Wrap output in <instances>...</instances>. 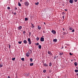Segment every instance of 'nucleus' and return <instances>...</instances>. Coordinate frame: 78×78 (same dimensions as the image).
Listing matches in <instances>:
<instances>
[{"mask_svg": "<svg viewBox=\"0 0 78 78\" xmlns=\"http://www.w3.org/2000/svg\"><path fill=\"white\" fill-rule=\"evenodd\" d=\"M51 32V33H53V34H56V32H55V30H52Z\"/></svg>", "mask_w": 78, "mask_h": 78, "instance_id": "1", "label": "nucleus"}, {"mask_svg": "<svg viewBox=\"0 0 78 78\" xmlns=\"http://www.w3.org/2000/svg\"><path fill=\"white\" fill-rule=\"evenodd\" d=\"M40 41L41 42H44V38L41 37L40 38Z\"/></svg>", "mask_w": 78, "mask_h": 78, "instance_id": "2", "label": "nucleus"}, {"mask_svg": "<svg viewBox=\"0 0 78 78\" xmlns=\"http://www.w3.org/2000/svg\"><path fill=\"white\" fill-rule=\"evenodd\" d=\"M74 1V0H69V2L71 4H72V3H73Z\"/></svg>", "mask_w": 78, "mask_h": 78, "instance_id": "3", "label": "nucleus"}, {"mask_svg": "<svg viewBox=\"0 0 78 78\" xmlns=\"http://www.w3.org/2000/svg\"><path fill=\"white\" fill-rule=\"evenodd\" d=\"M28 41L29 42V44H31V40H30V39L28 38Z\"/></svg>", "mask_w": 78, "mask_h": 78, "instance_id": "4", "label": "nucleus"}, {"mask_svg": "<svg viewBox=\"0 0 78 78\" xmlns=\"http://www.w3.org/2000/svg\"><path fill=\"white\" fill-rule=\"evenodd\" d=\"M24 3L25 6H28L29 5V3L28 2H25Z\"/></svg>", "mask_w": 78, "mask_h": 78, "instance_id": "5", "label": "nucleus"}, {"mask_svg": "<svg viewBox=\"0 0 78 78\" xmlns=\"http://www.w3.org/2000/svg\"><path fill=\"white\" fill-rule=\"evenodd\" d=\"M48 53L49 55H51V56H52V55H53V54L51 53V52L50 51H48Z\"/></svg>", "mask_w": 78, "mask_h": 78, "instance_id": "6", "label": "nucleus"}, {"mask_svg": "<svg viewBox=\"0 0 78 78\" xmlns=\"http://www.w3.org/2000/svg\"><path fill=\"white\" fill-rule=\"evenodd\" d=\"M26 56L27 57H29V56H30V54H29V53H28V52H27L26 54Z\"/></svg>", "mask_w": 78, "mask_h": 78, "instance_id": "7", "label": "nucleus"}, {"mask_svg": "<svg viewBox=\"0 0 78 78\" xmlns=\"http://www.w3.org/2000/svg\"><path fill=\"white\" fill-rule=\"evenodd\" d=\"M43 65L45 66V67H48V65H47L46 63H44Z\"/></svg>", "mask_w": 78, "mask_h": 78, "instance_id": "8", "label": "nucleus"}, {"mask_svg": "<svg viewBox=\"0 0 78 78\" xmlns=\"http://www.w3.org/2000/svg\"><path fill=\"white\" fill-rule=\"evenodd\" d=\"M23 43L25 44H27V41L26 40H24L23 41Z\"/></svg>", "mask_w": 78, "mask_h": 78, "instance_id": "9", "label": "nucleus"}, {"mask_svg": "<svg viewBox=\"0 0 78 78\" xmlns=\"http://www.w3.org/2000/svg\"><path fill=\"white\" fill-rule=\"evenodd\" d=\"M57 40L56 39H54L53 40V42H57Z\"/></svg>", "mask_w": 78, "mask_h": 78, "instance_id": "10", "label": "nucleus"}, {"mask_svg": "<svg viewBox=\"0 0 78 78\" xmlns=\"http://www.w3.org/2000/svg\"><path fill=\"white\" fill-rule=\"evenodd\" d=\"M78 65V63L76 62H75L74 63V65L75 66H77V65Z\"/></svg>", "mask_w": 78, "mask_h": 78, "instance_id": "11", "label": "nucleus"}, {"mask_svg": "<svg viewBox=\"0 0 78 78\" xmlns=\"http://www.w3.org/2000/svg\"><path fill=\"white\" fill-rule=\"evenodd\" d=\"M18 6H21V4H20L19 2H18Z\"/></svg>", "mask_w": 78, "mask_h": 78, "instance_id": "12", "label": "nucleus"}, {"mask_svg": "<svg viewBox=\"0 0 78 78\" xmlns=\"http://www.w3.org/2000/svg\"><path fill=\"white\" fill-rule=\"evenodd\" d=\"M38 28L39 30H41V27L38 26Z\"/></svg>", "mask_w": 78, "mask_h": 78, "instance_id": "13", "label": "nucleus"}, {"mask_svg": "<svg viewBox=\"0 0 78 78\" xmlns=\"http://www.w3.org/2000/svg\"><path fill=\"white\" fill-rule=\"evenodd\" d=\"M22 26H20L19 27H18V29H19V30H20V29H22Z\"/></svg>", "mask_w": 78, "mask_h": 78, "instance_id": "14", "label": "nucleus"}, {"mask_svg": "<svg viewBox=\"0 0 78 78\" xmlns=\"http://www.w3.org/2000/svg\"><path fill=\"white\" fill-rule=\"evenodd\" d=\"M73 29V27H71L69 28V30H72Z\"/></svg>", "mask_w": 78, "mask_h": 78, "instance_id": "15", "label": "nucleus"}, {"mask_svg": "<svg viewBox=\"0 0 78 78\" xmlns=\"http://www.w3.org/2000/svg\"><path fill=\"white\" fill-rule=\"evenodd\" d=\"M38 48H39V49H41V45H39L38 46Z\"/></svg>", "mask_w": 78, "mask_h": 78, "instance_id": "16", "label": "nucleus"}, {"mask_svg": "<svg viewBox=\"0 0 78 78\" xmlns=\"http://www.w3.org/2000/svg\"><path fill=\"white\" fill-rule=\"evenodd\" d=\"M31 26L32 27V28H34V25L33 24H32V23H31Z\"/></svg>", "mask_w": 78, "mask_h": 78, "instance_id": "17", "label": "nucleus"}, {"mask_svg": "<svg viewBox=\"0 0 78 78\" xmlns=\"http://www.w3.org/2000/svg\"><path fill=\"white\" fill-rule=\"evenodd\" d=\"M34 64V63H30V66H33Z\"/></svg>", "mask_w": 78, "mask_h": 78, "instance_id": "18", "label": "nucleus"}, {"mask_svg": "<svg viewBox=\"0 0 78 78\" xmlns=\"http://www.w3.org/2000/svg\"><path fill=\"white\" fill-rule=\"evenodd\" d=\"M40 38L38 37H37V38H36V40L37 41H38L39 40Z\"/></svg>", "mask_w": 78, "mask_h": 78, "instance_id": "19", "label": "nucleus"}, {"mask_svg": "<svg viewBox=\"0 0 78 78\" xmlns=\"http://www.w3.org/2000/svg\"><path fill=\"white\" fill-rule=\"evenodd\" d=\"M3 67V64H1L0 65V68H1V67Z\"/></svg>", "mask_w": 78, "mask_h": 78, "instance_id": "20", "label": "nucleus"}, {"mask_svg": "<svg viewBox=\"0 0 78 78\" xmlns=\"http://www.w3.org/2000/svg\"><path fill=\"white\" fill-rule=\"evenodd\" d=\"M15 59H16V58H12V61H15Z\"/></svg>", "mask_w": 78, "mask_h": 78, "instance_id": "21", "label": "nucleus"}, {"mask_svg": "<svg viewBox=\"0 0 78 78\" xmlns=\"http://www.w3.org/2000/svg\"><path fill=\"white\" fill-rule=\"evenodd\" d=\"M22 61H24V60H25V58H22L21 59Z\"/></svg>", "mask_w": 78, "mask_h": 78, "instance_id": "22", "label": "nucleus"}, {"mask_svg": "<svg viewBox=\"0 0 78 78\" xmlns=\"http://www.w3.org/2000/svg\"><path fill=\"white\" fill-rule=\"evenodd\" d=\"M39 5V2H37V3H35L36 5Z\"/></svg>", "mask_w": 78, "mask_h": 78, "instance_id": "23", "label": "nucleus"}, {"mask_svg": "<svg viewBox=\"0 0 78 78\" xmlns=\"http://www.w3.org/2000/svg\"><path fill=\"white\" fill-rule=\"evenodd\" d=\"M30 62H32V61H33V59L32 58H30Z\"/></svg>", "mask_w": 78, "mask_h": 78, "instance_id": "24", "label": "nucleus"}, {"mask_svg": "<svg viewBox=\"0 0 78 78\" xmlns=\"http://www.w3.org/2000/svg\"><path fill=\"white\" fill-rule=\"evenodd\" d=\"M75 72L76 73H78V69H76L75 70Z\"/></svg>", "mask_w": 78, "mask_h": 78, "instance_id": "25", "label": "nucleus"}, {"mask_svg": "<svg viewBox=\"0 0 78 78\" xmlns=\"http://www.w3.org/2000/svg\"><path fill=\"white\" fill-rule=\"evenodd\" d=\"M28 20V19L27 18H25V20L26 21H27V20Z\"/></svg>", "mask_w": 78, "mask_h": 78, "instance_id": "26", "label": "nucleus"}, {"mask_svg": "<svg viewBox=\"0 0 78 78\" xmlns=\"http://www.w3.org/2000/svg\"><path fill=\"white\" fill-rule=\"evenodd\" d=\"M18 43L20 44H22V41L18 42Z\"/></svg>", "mask_w": 78, "mask_h": 78, "instance_id": "27", "label": "nucleus"}, {"mask_svg": "<svg viewBox=\"0 0 78 78\" xmlns=\"http://www.w3.org/2000/svg\"><path fill=\"white\" fill-rule=\"evenodd\" d=\"M29 51H30V53H31V52H32V50H31V49H30Z\"/></svg>", "mask_w": 78, "mask_h": 78, "instance_id": "28", "label": "nucleus"}, {"mask_svg": "<svg viewBox=\"0 0 78 78\" xmlns=\"http://www.w3.org/2000/svg\"><path fill=\"white\" fill-rule=\"evenodd\" d=\"M49 66H51V63H50L49 64Z\"/></svg>", "mask_w": 78, "mask_h": 78, "instance_id": "29", "label": "nucleus"}, {"mask_svg": "<svg viewBox=\"0 0 78 78\" xmlns=\"http://www.w3.org/2000/svg\"><path fill=\"white\" fill-rule=\"evenodd\" d=\"M43 72L44 73H45V72H46V70H44Z\"/></svg>", "mask_w": 78, "mask_h": 78, "instance_id": "30", "label": "nucleus"}, {"mask_svg": "<svg viewBox=\"0 0 78 78\" xmlns=\"http://www.w3.org/2000/svg\"><path fill=\"white\" fill-rule=\"evenodd\" d=\"M8 9H10V7H7Z\"/></svg>", "mask_w": 78, "mask_h": 78, "instance_id": "31", "label": "nucleus"}, {"mask_svg": "<svg viewBox=\"0 0 78 78\" xmlns=\"http://www.w3.org/2000/svg\"><path fill=\"white\" fill-rule=\"evenodd\" d=\"M62 55V53H60L59 54V55H60V56H61V55Z\"/></svg>", "mask_w": 78, "mask_h": 78, "instance_id": "32", "label": "nucleus"}, {"mask_svg": "<svg viewBox=\"0 0 78 78\" xmlns=\"http://www.w3.org/2000/svg\"><path fill=\"white\" fill-rule=\"evenodd\" d=\"M65 16L64 15L63 17H62V18H63V19H64V17H65Z\"/></svg>", "mask_w": 78, "mask_h": 78, "instance_id": "33", "label": "nucleus"}, {"mask_svg": "<svg viewBox=\"0 0 78 78\" xmlns=\"http://www.w3.org/2000/svg\"><path fill=\"white\" fill-rule=\"evenodd\" d=\"M9 48H11V45H10V44H9Z\"/></svg>", "mask_w": 78, "mask_h": 78, "instance_id": "34", "label": "nucleus"}, {"mask_svg": "<svg viewBox=\"0 0 78 78\" xmlns=\"http://www.w3.org/2000/svg\"><path fill=\"white\" fill-rule=\"evenodd\" d=\"M72 32H74V31H75V30H74V29H73L72 30Z\"/></svg>", "mask_w": 78, "mask_h": 78, "instance_id": "35", "label": "nucleus"}, {"mask_svg": "<svg viewBox=\"0 0 78 78\" xmlns=\"http://www.w3.org/2000/svg\"><path fill=\"white\" fill-rule=\"evenodd\" d=\"M23 33H24V34H25V33H26V32L25 31H24L23 32Z\"/></svg>", "mask_w": 78, "mask_h": 78, "instance_id": "36", "label": "nucleus"}, {"mask_svg": "<svg viewBox=\"0 0 78 78\" xmlns=\"http://www.w3.org/2000/svg\"><path fill=\"white\" fill-rule=\"evenodd\" d=\"M69 55H72V53L71 52L69 53Z\"/></svg>", "mask_w": 78, "mask_h": 78, "instance_id": "37", "label": "nucleus"}, {"mask_svg": "<svg viewBox=\"0 0 78 78\" xmlns=\"http://www.w3.org/2000/svg\"><path fill=\"white\" fill-rule=\"evenodd\" d=\"M37 45H39V43H37Z\"/></svg>", "mask_w": 78, "mask_h": 78, "instance_id": "38", "label": "nucleus"}, {"mask_svg": "<svg viewBox=\"0 0 78 78\" xmlns=\"http://www.w3.org/2000/svg\"><path fill=\"white\" fill-rule=\"evenodd\" d=\"M13 14H14V15H16V12L14 13Z\"/></svg>", "mask_w": 78, "mask_h": 78, "instance_id": "39", "label": "nucleus"}, {"mask_svg": "<svg viewBox=\"0 0 78 78\" xmlns=\"http://www.w3.org/2000/svg\"><path fill=\"white\" fill-rule=\"evenodd\" d=\"M77 0H74V2H77Z\"/></svg>", "mask_w": 78, "mask_h": 78, "instance_id": "40", "label": "nucleus"}, {"mask_svg": "<svg viewBox=\"0 0 78 78\" xmlns=\"http://www.w3.org/2000/svg\"><path fill=\"white\" fill-rule=\"evenodd\" d=\"M56 56H55V58H54V59H56Z\"/></svg>", "mask_w": 78, "mask_h": 78, "instance_id": "41", "label": "nucleus"}, {"mask_svg": "<svg viewBox=\"0 0 78 78\" xmlns=\"http://www.w3.org/2000/svg\"><path fill=\"white\" fill-rule=\"evenodd\" d=\"M27 76H29V73H28V74H27Z\"/></svg>", "mask_w": 78, "mask_h": 78, "instance_id": "42", "label": "nucleus"}, {"mask_svg": "<svg viewBox=\"0 0 78 78\" xmlns=\"http://www.w3.org/2000/svg\"><path fill=\"white\" fill-rule=\"evenodd\" d=\"M49 72L50 73H51V71H50V70L49 71Z\"/></svg>", "mask_w": 78, "mask_h": 78, "instance_id": "43", "label": "nucleus"}, {"mask_svg": "<svg viewBox=\"0 0 78 78\" xmlns=\"http://www.w3.org/2000/svg\"><path fill=\"white\" fill-rule=\"evenodd\" d=\"M65 10L66 11H67V9H65Z\"/></svg>", "mask_w": 78, "mask_h": 78, "instance_id": "44", "label": "nucleus"}, {"mask_svg": "<svg viewBox=\"0 0 78 78\" xmlns=\"http://www.w3.org/2000/svg\"><path fill=\"white\" fill-rule=\"evenodd\" d=\"M43 33H45V31H43Z\"/></svg>", "mask_w": 78, "mask_h": 78, "instance_id": "45", "label": "nucleus"}, {"mask_svg": "<svg viewBox=\"0 0 78 78\" xmlns=\"http://www.w3.org/2000/svg\"><path fill=\"white\" fill-rule=\"evenodd\" d=\"M15 9H16V10H17V8H15Z\"/></svg>", "mask_w": 78, "mask_h": 78, "instance_id": "46", "label": "nucleus"}, {"mask_svg": "<svg viewBox=\"0 0 78 78\" xmlns=\"http://www.w3.org/2000/svg\"><path fill=\"white\" fill-rule=\"evenodd\" d=\"M62 48H64V47L62 46Z\"/></svg>", "mask_w": 78, "mask_h": 78, "instance_id": "47", "label": "nucleus"}, {"mask_svg": "<svg viewBox=\"0 0 78 78\" xmlns=\"http://www.w3.org/2000/svg\"><path fill=\"white\" fill-rule=\"evenodd\" d=\"M63 31H64V30H65L64 28H63Z\"/></svg>", "mask_w": 78, "mask_h": 78, "instance_id": "48", "label": "nucleus"}, {"mask_svg": "<svg viewBox=\"0 0 78 78\" xmlns=\"http://www.w3.org/2000/svg\"><path fill=\"white\" fill-rule=\"evenodd\" d=\"M8 78H11V77L9 76H8Z\"/></svg>", "mask_w": 78, "mask_h": 78, "instance_id": "49", "label": "nucleus"}, {"mask_svg": "<svg viewBox=\"0 0 78 78\" xmlns=\"http://www.w3.org/2000/svg\"><path fill=\"white\" fill-rule=\"evenodd\" d=\"M30 34H31V33L30 32L29 33V35Z\"/></svg>", "mask_w": 78, "mask_h": 78, "instance_id": "50", "label": "nucleus"}, {"mask_svg": "<svg viewBox=\"0 0 78 78\" xmlns=\"http://www.w3.org/2000/svg\"><path fill=\"white\" fill-rule=\"evenodd\" d=\"M63 14H65V12H63Z\"/></svg>", "mask_w": 78, "mask_h": 78, "instance_id": "51", "label": "nucleus"}, {"mask_svg": "<svg viewBox=\"0 0 78 78\" xmlns=\"http://www.w3.org/2000/svg\"><path fill=\"white\" fill-rule=\"evenodd\" d=\"M44 25H45V23H44Z\"/></svg>", "mask_w": 78, "mask_h": 78, "instance_id": "52", "label": "nucleus"}, {"mask_svg": "<svg viewBox=\"0 0 78 78\" xmlns=\"http://www.w3.org/2000/svg\"><path fill=\"white\" fill-rule=\"evenodd\" d=\"M66 45H69L68 44H66Z\"/></svg>", "mask_w": 78, "mask_h": 78, "instance_id": "53", "label": "nucleus"}, {"mask_svg": "<svg viewBox=\"0 0 78 78\" xmlns=\"http://www.w3.org/2000/svg\"><path fill=\"white\" fill-rule=\"evenodd\" d=\"M71 61H73V60H71Z\"/></svg>", "mask_w": 78, "mask_h": 78, "instance_id": "54", "label": "nucleus"}, {"mask_svg": "<svg viewBox=\"0 0 78 78\" xmlns=\"http://www.w3.org/2000/svg\"><path fill=\"white\" fill-rule=\"evenodd\" d=\"M65 47L66 48H67V47H66V46H65Z\"/></svg>", "mask_w": 78, "mask_h": 78, "instance_id": "55", "label": "nucleus"}, {"mask_svg": "<svg viewBox=\"0 0 78 78\" xmlns=\"http://www.w3.org/2000/svg\"><path fill=\"white\" fill-rule=\"evenodd\" d=\"M0 61H1V59L0 58Z\"/></svg>", "mask_w": 78, "mask_h": 78, "instance_id": "56", "label": "nucleus"}, {"mask_svg": "<svg viewBox=\"0 0 78 78\" xmlns=\"http://www.w3.org/2000/svg\"><path fill=\"white\" fill-rule=\"evenodd\" d=\"M42 37H44V36H42Z\"/></svg>", "mask_w": 78, "mask_h": 78, "instance_id": "57", "label": "nucleus"}]
</instances>
